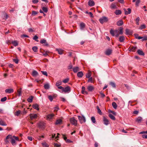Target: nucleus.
<instances>
[{"mask_svg":"<svg viewBox=\"0 0 147 147\" xmlns=\"http://www.w3.org/2000/svg\"><path fill=\"white\" fill-rule=\"evenodd\" d=\"M58 88L62 90V92H60L61 93L64 92L65 93H69L71 91V88L69 86H67L65 88H64L62 86H60L58 87Z\"/></svg>","mask_w":147,"mask_h":147,"instance_id":"nucleus-1","label":"nucleus"},{"mask_svg":"<svg viewBox=\"0 0 147 147\" xmlns=\"http://www.w3.org/2000/svg\"><path fill=\"white\" fill-rule=\"evenodd\" d=\"M70 121L71 124L76 126L77 125V121L76 120L74 117H73L70 119Z\"/></svg>","mask_w":147,"mask_h":147,"instance_id":"nucleus-2","label":"nucleus"},{"mask_svg":"<svg viewBox=\"0 0 147 147\" xmlns=\"http://www.w3.org/2000/svg\"><path fill=\"white\" fill-rule=\"evenodd\" d=\"M38 125L39 128L44 129L45 126V123L41 121L38 124Z\"/></svg>","mask_w":147,"mask_h":147,"instance_id":"nucleus-3","label":"nucleus"},{"mask_svg":"<svg viewBox=\"0 0 147 147\" xmlns=\"http://www.w3.org/2000/svg\"><path fill=\"white\" fill-rule=\"evenodd\" d=\"M99 20L101 23L103 24L104 22H107L108 21V19L107 17H103L102 18L100 19Z\"/></svg>","mask_w":147,"mask_h":147,"instance_id":"nucleus-4","label":"nucleus"},{"mask_svg":"<svg viewBox=\"0 0 147 147\" xmlns=\"http://www.w3.org/2000/svg\"><path fill=\"white\" fill-rule=\"evenodd\" d=\"M78 119L81 123H82L83 122H85V119L84 117L78 116Z\"/></svg>","mask_w":147,"mask_h":147,"instance_id":"nucleus-5","label":"nucleus"},{"mask_svg":"<svg viewBox=\"0 0 147 147\" xmlns=\"http://www.w3.org/2000/svg\"><path fill=\"white\" fill-rule=\"evenodd\" d=\"M125 34L127 35H131L132 34L133 32L128 29H126L125 30Z\"/></svg>","mask_w":147,"mask_h":147,"instance_id":"nucleus-6","label":"nucleus"},{"mask_svg":"<svg viewBox=\"0 0 147 147\" xmlns=\"http://www.w3.org/2000/svg\"><path fill=\"white\" fill-rule=\"evenodd\" d=\"M112 49H107L105 52V54L107 55H110L112 53Z\"/></svg>","mask_w":147,"mask_h":147,"instance_id":"nucleus-7","label":"nucleus"},{"mask_svg":"<svg viewBox=\"0 0 147 147\" xmlns=\"http://www.w3.org/2000/svg\"><path fill=\"white\" fill-rule=\"evenodd\" d=\"M127 10L128 11L125 9H124L125 14L126 15L130 14L131 13V9L128 8L127 9Z\"/></svg>","mask_w":147,"mask_h":147,"instance_id":"nucleus-8","label":"nucleus"},{"mask_svg":"<svg viewBox=\"0 0 147 147\" xmlns=\"http://www.w3.org/2000/svg\"><path fill=\"white\" fill-rule=\"evenodd\" d=\"M40 42L41 44H44V45L45 46H48L49 45L47 42H46V40L45 39L41 40Z\"/></svg>","mask_w":147,"mask_h":147,"instance_id":"nucleus-9","label":"nucleus"},{"mask_svg":"<svg viewBox=\"0 0 147 147\" xmlns=\"http://www.w3.org/2000/svg\"><path fill=\"white\" fill-rule=\"evenodd\" d=\"M41 52L42 53L43 55L45 57H46L48 56V54L50 53L49 51H45V50L44 51V52L41 51Z\"/></svg>","mask_w":147,"mask_h":147,"instance_id":"nucleus-10","label":"nucleus"},{"mask_svg":"<svg viewBox=\"0 0 147 147\" xmlns=\"http://www.w3.org/2000/svg\"><path fill=\"white\" fill-rule=\"evenodd\" d=\"M30 116L31 119L32 120L34 119H36L37 117V115L36 114L33 115L30 114Z\"/></svg>","mask_w":147,"mask_h":147,"instance_id":"nucleus-11","label":"nucleus"},{"mask_svg":"<svg viewBox=\"0 0 147 147\" xmlns=\"http://www.w3.org/2000/svg\"><path fill=\"white\" fill-rule=\"evenodd\" d=\"M103 121L104 124L106 125H107L109 124V120L105 117H103Z\"/></svg>","mask_w":147,"mask_h":147,"instance_id":"nucleus-12","label":"nucleus"},{"mask_svg":"<svg viewBox=\"0 0 147 147\" xmlns=\"http://www.w3.org/2000/svg\"><path fill=\"white\" fill-rule=\"evenodd\" d=\"M87 89L89 91L92 92L94 89V88L92 86H89L87 87Z\"/></svg>","mask_w":147,"mask_h":147,"instance_id":"nucleus-13","label":"nucleus"},{"mask_svg":"<svg viewBox=\"0 0 147 147\" xmlns=\"http://www.w3.org/2000/svg\"><path fill=\"white\" fill-rule=\"evenodd\" d=\"M80 70L79 68L78 67H74L73 68V71L75 73L77 72Z\"/></svg>","mask_w":147,"mask_h":147,"instance_id":"nucleus-14","label":"nucleus"},{"mask_svg":"<svg viewBox=\"0 0 147 147\" xmlns=\"http://www.w3.org/2000/svg\"><path fill=\"white\" fill-rule=\"evenodd\" d=\"M125 37L124 36H121L119 38V41L120 42H123L125 40Z\"/></svg>","mask_w":147,"mask_h":147,"instance_id":"nucleus-15","label":"nucleus"},{"mask_svg":"<svg viewBox=\"0 0 147 147\" xmlns=\"http://www.w3.org/2000/svg\"><path fill=\"white\" fill-rule=\"evenodd\" d=\"M5 92L7 93H11L13 92V90L12 89H7L5 90Z\"/></svg>","mask_w":147,"mask_h":147,"instance_id":"nucleus-16","label":"nucleus"},{"mask_svg":"<svg viewBox=\"0 0 147 147\" xmlns=\"http://www.w3.org/2000/svg\"><path fill=\"white\" fill-rule=\"evenodd\" d=\"M42 9L43 11L45 13H47L48 11V9L47 7L43 6V4H42Z\"/></svg>","mask_w":147,"mask_h":147,"instance_id":"nucleus-17","label":"nucleus"},{"mask_svg":"<svg viewBox=\"0 0 147 147\" xmlns=\"http://www.w3.org/2000/svg\"><path fill=\"white\" fill-rule=\"evenodd\" d=\"M53 114H50L48 115L47 116V119L49 120H50L51 119L52 117L54 116Z\"/></svg>","mask_w":147,"mask_h":147,"instance_id":"nucleus-18","label":"nucleus"},{"mask_svg":"<svg viewBox=\"0 0 147 147\" xmlns=\"http://www.w3.org/2000/svg\"><path fill=\"white\" fill-rule=\"evenodd\" d=\"M0 125L2 126H5L7 125L5 122L2 119L0 118Z\"/></svg>","mask_w":147,"mask_h":147,"instance_id":"nucleus-19","label":"nucleus"},{"mask_svg":"<svg viewBox=\"0 0 147 147\" xmlns=\"http://www.w3.org/2000/svg\"><path fill=\"white\" fill-rule=\"evenodd\" d=\"M88 5L89 6H92L94 5V3L93 0H90L88 2Z\"/></svg>","mask_w":147,"mask_h":147,"instance_id":"nucleus-20","label":"nucleus"},{"mask_svg":"<svg viewBox=\"0 0 147 147\" xmlns=\"http://www.w3.org/2000/svg\"><path fill=\"white\" fill-rule=\"evenodd\" d=\"M137 49V47H132L129 49V51H130L135 52Z\"/></svg>","mask_w":147,"mask_h":147,"instance_id":"nucleus-21","label":"nucleus"},{"mask_svg":"<svg viewBox=\"0 0 147 147\" xmlns=\"http://www.w3.org/2000/svg\"><path fill=\"white\" fill-rule=\"evenodd\" d=\"M33 99V96H30L27 99V101L29 102H31L32 101Z\"/></svg>","mask_w":147,"mask_h":147,"instance_id":"nucleus-22","label":"nucleus"},{"mask_svg":"<svg viewBox=\"0 0 147 147\" xmlns=\"http://www.w3.org/2000/svg\"><path fill=\"white\" fill-rule=\"evenodd\" d=\"M38 75V72L34 70L32 72V76L34 77H36Z\"/></svg>","mask_w":147,"mask_h":147,"instance_id":"nucleus-23","label":"nucleus"},{"mask_svg":"<svg viewBox=\"0 0 147 147\" xmlns=\"http://www.w3.org/2000/svg\"><path fill=\"white\" fill-rule=\"evenodd\" d=\"M117 25L118 26H122L123 24V21L122 20H120L117 22Z\"/></svg>","mask_w":147,"mask_h":147,"instance_id":"nucleus-24","label":"nucleus"},{"mask_svg":"<svg viewBox=\"0 0 147 147\" xmlns=\"http://www.w3.org/2000/svg\"><path fill=\"white\" fill-rule=\"evenodd\" d=\"M32 107L33 108L35 109H36L37 110H39V105L37 104H34L32 105Z\"/></svg>","mask_w":147,"mask_h":147,"instance_id":"nucleus-25","label":"nucleus"},{"mask_svg":"<svg viewBox=\"0 0 147 147\" xmlns=\"http://www.w3.org/2000/svg\"><path fill=\"white\" fill-rule=\"evenodd\" d=\"M77 76L78 77L81 78L83 76V74L82 71L78 72L77 74Z\"/></svg>","mask_w":147,"mask_h":147,"instance_id":"nucleus-26","label":"nucleus"},{"mask_svg":"<svg viewBox=\"0 0 147 147\" xmlns=\"http://www.w3.org/2000/svg\"><path fill=\"white\" fill-rule=\"evenodd\" d=\"M11 138H11V136L10 135H9L8 136H7L6 138V139L5 140V141L6 142V143H7L9 142V141L8 140V139H11Z\"/></svg>","mask_w":147,"mask_h":147,"instance_id":"nucleus-27","label":"nucleus"},{"mask_svg":"<svg viewBox=\"0 0 147 147\" xmlns=\"http://www.w3.org/2000/svg\"><path fill=\"white\" fill-rule=\"evenodd\" d=\"M117 30H115V31H114L112 30H111L110 31V33L113 36H115V34H116V33L117 32Z\"/></svg>","mask_w":147,"mask_h":147,"instance_id":"nucleus-28","label":"nucleus"},{"mask_svg":"<svg viewBox=\"0 0 147 147\" xmlns=\"http://www.w3.org/2000/svg\"><path fill=\"white\" fill-rule=\"evenodd\" d=\"M85 87L83 86L82 87V93L83 94H88V92L85 90Z\"/></svg>","mask_w":147,"mask_h":147,"instance_id":"nucleus-29","label":"nucleus"},{"mask_svg":"<svg viewBox=\"0 0 147 147\" xmlns=\"http://www.w3.org/2000/svg\"><path fill=\"white\" fill-rule=\"evenodd\" d=\"M12 44L15 47H16L18 45V42L16 40H14L11 42Z\"/></svg>","mask_w":147,"mask_h":147,"instance_id":"nucleus-30","label":"nucleus"},{"mask_svg":"<svg viewBox=\"0 0 147 147\" xmlns=\"http://www.w3.org/2000/svg\"><path fill=\"white\" fill-rule=\"evenodd\" d=\"M137 52L138 54L140 55H144V54L143 51L140 49L138 50Z\"/></svg>","mask_w":147,"mask_h":147,"instance_id":"nucleus-31","label":"nucleus"},{"mask_svg":"<svg viewBox=\"0 0 147 147\" xmlns=\"http://www.w3.org/2000/svg\"><path fill=\"white\" fill-rule=\"evenodd\" d=\"M56 51L58 52V53L60 55H62L63 54V50L61 49H57Z\"/></svg>","mask_w":147,"mask_h":147,"instance_id":"nucleus-32","label":"nucleus"},{"mask_svg":"<svg viewBox=\"0 0 147 147\" xmlns=\"http://www.w3.org/2000/svg\"><path fill=\"white\" fill-rule=\"evenodd\" d=\"M44 88L47 90L49 89L50 88V85L48 83L45 84L44 85Z\"/></svg>","mask_w":147,"mask_h":147,"instance_id":"nucleus-33","label":"nucleus"},{"mask_svg":"<svg viewBox=\"0 0 147 147\" xmlns=\"http://www.w3.org/2000/svg\"><path fill=\"white\" fill-rule=\"evenodd\" d=\"M11 142L13 146H15L16 145L15 140L13 138H11Z\"/></svg>","mask_w":147,"mask_h":147,"instance_id":"nucleus-34","label":"nucleus"},{"mask_svg":"<svg viewBox=\"0 0 147 147\" xmlns=\"http://www.w3.org/2000/svg\"><path fill=\"white\" fill-rule=\"evenodd\" d=\"M96 109H97V110L98 113L99 114H100V115H102V113L101 110H100V109L99 108V107L98 106H96Z\"/></svg>","mask_w":147,"mask_h":147,"instance_id":"nucleus-35","label":"nucleus"},{"mask_svg":"<svg viewBox=\"0 0 147 147\" xmlns=\"http://www.w3.org/2000/svg\"><path fill=\"white\" fill-rule=\"evenodd\" d=\"M62 83V81L61 80H59V81H57L56 84H55V85L56 86H57V87H59V86Z\"/></svg>","mask_w":147,"mask_h":147,"instance_id":"nucleus-36","label":"nucleus"},{"mask_svg":"<svg viewBox=\"0 0 147 147\" xmlns=\"http://www.w3.org/2000/svg\"><path fill=\"white\" fill-rule=\"evenodd\" d=\"M22 88H20L18 89L17 90V92H18V96H21V91H22Z\"/></svg>","mask_w":147,"mask_h":147,"instance_id":"nucleus-37","label":"nucleus"},{"mask_svg":"<svg viewBox=\"0 0 147 147\" xmlns=\"http://www.w3.org/2000/svg\"><path fill=\"white\" fill-rule=\"evenodd\" d=\"M115 13L116 15H118L121 14V13L122 12L121 10L118 9H117L116 10Z\"/></svg>","mask_w":147,"mask_h":147,"instance_id":"nucleus-38","label":"nucleus"},{"mask_svg":"<svg viewBox=\"0 0 147 147\" xmlns=\"http://www.w3.org/2000/svg\"><path fill=\"white\" fill-rule=\"evenodd\" d=\"M80 28L81 30H83L85 27V24L83 23H81L80 24Z\"/></svg>","mask_w":147,"mask_h":147,"instance_id":"nucleus-39","label":"nucleus"},{"mask_svg":"<svg viewBox=\"0 0 147 147\" xmlns=\"http://www.w3.org/2000/svg\"><path fill=\"white\" fill-rule=\"evenodd\" d=\"M91 76V71H89L87 74H86V78H90Z\"/></svg>","mask_w":147,"mask_h":147,"instance_id":"nucleus-40","label":"nucleus"},{"mask_svg":"<svg viewBox=\"0 0 147 147\" xmlns=\"http://www.w3.org/2000/svg\"><path fill=\"white\" fill-rule=\"evenodd\" d=\"M119 34H122L123 33V28L122 27H120L119 29Z\"/></svg>","mask_w":147,"mask_h":147,"instance_id":"nucleus-41","label":"nucleus"},{"mask_svg":"<svg viewBox=\"0 0 147 147\" xmlns=\"http://www.w3.org/2000/svg\"><path fill=\"white\" fill-rule=\"evenodd\" d=\"M142 119L141 117H138L136 119V121L138 123H140L142 120Z\"/></svg>","mask_w":147,"mask_h":147,"instance_id":"nucleus-42","label":"nucleus"},{"mask_svg":"<svg viewBox=\"0 0 147 147\" xmlns=\"http://www.w3.org/2000/svg\"><path fill=\"white\" fill-rule=\"evenodd\" d=\"M109 117H110V118L113 120H115V117L112 114H109Z\"/></svg>","mask_w":147,"mask_h":147,"instance_id":"nucleus-43","label":"nucleus"},{"mask_svg":"<svg viewBox=\"0 0 147 147\" xmlns=\"http://www.w3.org/2000/svg\"><path fill=\"white\" fill-rule=\"evenodd\" d=\"M112 105L113 107L115 109H116L117 108V105L116 103L115 102H113L112 103Z\"/></svg>","mask_w":147,"mask_h":147,"instance_id":"nucleus-44","label":"nucleus"},{"mask_svg":"<svg viewBox=\"0 0 147 147\" xmlns=\"http://www.w3.org/2000/svg\"><path fill=\"white\" fill-rule=\"evenodd\" d=\"M146 26L144 24L142 25L139 27V29L140 30H142L146 28Z\"/></svg>","mask_w":147,"mask_h":147,"instance_id":"nucleus-45","label":"nucleus"},{"mask_svg":"<svg viewBox=\"0 0 147 147\" xmlns=\"http://www.w3.org/2000/svg\"><path fill=\"white\" fill-rule=\"evenodd\" d=\"M55 97V96L54 95L53 96L51 95H49L48 96V98L50 100L51 102L53 101V97Z\"/></svg>","mask_w":147,"mask_h":147,"instance_id":"nucleus-46","label":"nucleus"},{"mask_svg":"<svg viewBox=\"0 0 147 147\" xmlns=\"http://www.w3.org/2000/svg\"><path fill=\"white\" fill-rule=\"evenodd\" d=\"M61 122H62V121L61 119H58L55 122V124L58 125L59 124H60L61 123Z\"/></svg>","mask_w":147,"mask_h":147,"instance_id":"nucleus-47","label":"nucleus"},{"mask_svg":"<svg viewBox=\"0 0 147 147\" xmlns=\"http://www.w3.org/2000/svg\"><path fill=\"white\" fill-rule=\"evenodd\" d=\"M32 49L34 52H36L37 51L38 47H32Z\"/></svg>","mask_w":147,"mask_h":147,"instance_id":"nucleus-48","label":"nucleus"},{"mask_svg":"<svg viewBox=\"0 0 147 147\" xmlns=\"http://www.w3.org/2000/svg\"><path fill=\"white\" fill-rule=\"evenodd\" d=\"M20 110H19L17 111L15 113V115L17 116H18L20 114Z\"/></svg>","mask_w":147,"mask_h":147,"instance_id":"nucleus-49","label":"nucleus"},{"mask_svg":"<svg viewBox=\"0 0 147 147\" xmlns=\"http://www.w3.org/2000/svg\"><path fill=\"white\" fill-rule=\"evenodd\" d=\"M91 120L92 122L93 123H95L96 122V120L95 118L94 117H92L91 118Z\"/></svg>","mask_w":147,"mask_h":147,"instance_id":"nucleus-50","label":"nucleus"},{"mask_svg":"<svg viewBox=\"0 0 147 147\" xmlns=\"http://www.w3.org/2000/svg\"><path fill=\"white\" fill-rule=\"evenodd\" d=\"M59 133L57 134V136L56 137H55V134H52V138H53L55 137V139H57V138H58V136L59 135Z\"/></svg>","mask_w":147,"mask_h":147,"instance_id":"nucleus-51","label":"nucleus"},{"mask_svg":"<svg viewBox=\"0 0 147 147\" xmlns=\"http://www.w3.org/2000/svg\"><path fill=\"white\" fill-rule=\"evenodd\" d=\"M110 84L113 88H115L116 87L115 84L113 82H110Z\"/></svg>","mask_w":147,"mask_h":147,"instance_id":"nucleus-52","label":"nucleus"},{"mask_svg":"<svg viewBox=\"0 0 147 147\" xmlns=\"http://www.w3.org/2000/svg\"><path fill=\"white\" fill-rule=\"evenodd\" d=\"M7 99L6 97H5L3 98H2L1 99V101L2 102H3L5 101Z\"/></svg>","mask_w":147,"mask_h":147,"instance_id":"nucleus-53","label":"nucleus"},{"mask_svg":"<svg viewBox=\"0 0 147 147\" xmlns=\"http://www.w3.org/2000/svg\"><path fill=\"white\" fill-rule=\"evenodd\" d=\"M140 20V18L139 17H138L136 19V24L137 25H139V22Z\"/></svg>","mask_w":147,"mask_h":147,"instance_id":"nucleus-54","label":"nucleus"},{"mask_svg":"<svg viewBox=\"0 0 147 147\" xmlns=\"http://www.w3.org/2000/svg\"><path fill=\"white\" fill-rule=\"evenodd\" d=\"M69 78H67L63 80V82L65 83L67 82L69 80Z\"/></svg>","mask_w":147,"mask_h":147,"instance_id":"nucleus-55","label":"nucleus"},{"mask_svg":"<svg viewBox=\"0 0 147 147\" xmlns=\"http://www.w3.org/2000/svg\"><path fill=\"white\" fill-rule=\"evenodd\" d=\"M42 145L45 147H48V145L45 142L42 143Z\"/></svg>","mask_w":147,"mask_h":147,"instance_id":"nucleus-56","label":"nucleus"},{"mask_svg":"<svg viewBox=\"0 0 147 147\" xmlns=\"http://www.w3.org/2000/svg\"><path fill=\"white\" fill-rule=\"evenodd\" d=\"M38 12L35 11H32V15L33 16H35L38 14Z\"/></svg>","mask_w":147,"mask_h":147,"instance_id":"nucleus-57","label":"nucleus"},{"mask_svg":"<svg viewBox=\"0 0 147 147\" xmlns=\"http://www.w3.org/2000/svg\"><path fill=\"white\" fill-rule=\"evenodd\" d=\"M38 38V37L36 35L33 38V39L36 40V41L38 42V41L37 40Z\"/></svg>","mask_w":147,"mask_h":147,"instance_id":"nucleus-58","label":"nucleus"},{"mask_svg":"<svg viewBox=\"0 0 147 147\" xmlns=\"http://www.w3.org/2000/svg\"><path fill=\"white\" fill-rule=\"evenodd\" d=\"M73 65L71 64H70L69 65L68 67V69H73Z\"/></svg>","mask_w":147,"mask_h":147,"instance_id":"nucleus-59","label":"nucleus"},{"mask_svg":"<svg viewBox=\"0 0 147 147\" xmlns=\"http://www.w3.org/2000/svg\"><path fill=\"white\" fill-rule=\"evenodd\" d=\"M41 72H42V74L46 76H47L48 74L47 72L46 71H41Z\"/></svg>","mask_w":147,"mask_h":147,"instance_id":"nucleus-60","label":"nucleus"},{"mask_svg":"<svg viewBox=\"0 0 147 147\" xmlns=\"http://www.w3.org/2000/svg\"><path fill=\"white\" fill-rule=\"evenodd\" d=\"M13 61L15 62L16 64H18V63L19 61L17 59H14L13 60Z\"/></svg>","mask_w":147,"mask_h":147,"instance_id":"nucleus-61","label":"nucleus"},{"mask_svg":"<svg viewBox=\"0 0 147 147\" xmlns=\"http://www.w3.org/2000/svg\"><path fill=\"white\" fill-rule=\"evenodd\" d=\"M140 0H137L136 3V5L138 6L139 3H140Z\"/></svg>","mask_w":147,"mask_h":147,"instance_id":"nucleus-62","label":"nucleus"},{"mask_svg":"<svg viewBox=\"0 0 147 147\" xmlns=\"http://www.w3.org/2000/svg\"><path fill=\"white\" fill-rule=\"evenodd\" d=\"M54 146L55 147H60V145L57 143H54Z\"/></svg>","mask_w":147,"mask_h":147,"instance_id":"nucleus-63","label":"nucleus"},{"mask_svg":"<svg viewBox=\"0 0 147 147\" xmlns=\"http://www.w3.org/2000/svg\"><path fill=\"white\" fill-rule=\"evenodd\" d=\"M142 137L143 138L147 139V135L144 134L142 135Z\"/></svg>","mask_w":147,"mask_h":147,"instance_id":"nucleus-64","label":"nucleus"}]
</instances>
